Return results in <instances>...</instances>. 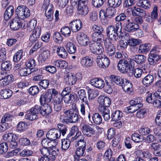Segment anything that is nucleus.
I'll use <instances>...</instances> for the list:
<instances>
[{
	"mask_svg": "<svg viewBox=\"0 0 161 161\" xmlns=\"http://www.w3.org/2000/svg\"><path fill=\"white\" fill-rule=\"evenodd\" d=\"M64 114L63 120L65 123H75L77 122L79 119L78 114L75 112L73 109L63 110Z\"/></svg>",
	"mask_w": 161,
	"mask_h": 161,
	"instance_id": "obj_1",
	"label": "nucleus"
},
{
	"mask_svg": "<svg viewBox=\"0 0 161 161\" xmlns=\"http://www.w3.org/2000/svg\"><path fill=\"white\" fill-rule=\"evenodd\" d=\"M15 13L17 18L21 19L28 18L31 14L30 10L23 5L19 6L15 10Z\"/></svg>",
	"mask_w": 161,
	"mask_h": 161,
	"instance_id": "obj_2",
	"label": "nucleus"
},
{
	"mask_svg": "<svg viewBox=\"0 0 161 161\" xmlns=\"http://www.w3.org/2000/svg\"><path fill=\"white\" fill-rule=\"evenodd\" d=\"M81 78V75L80 74L74 75L71 73H67L64 76V80L66 85L72 86L75 84L77 79H80Z\"/></svg>",
	"mask_w": 161,
	"mask_h": 161,
	"instance_id": "obj_3",
	"label": "nucleus"
},
{
	"mask_svg": "<svg viewBox=\"0 0 161 161\" xmlns=\"http://www.w3.org/2000/svg\"><path fill=\"white\" fill-rule=\"evenodd\" d=\"M89 47L91 52L94 54H100L103 51V48L102 45L96 41L90 42Z\"/></svg>",
	"mask_w": 161,
	"mask_h": 161,
	"instance_id": "obj_4",
	"label": "nucleus"
},
{
	"mask_svg": "<svg viewBox=\"0 0 161 161\" xmlns=\"http://www.w3.org/2000/svg\"><path fill=\"white\" fill-rule=\"evenodd\" d=\"M118 70L122 73L128 72L133 69V67L129 62L125 60H120L118 64Z\"/></svg>",
	"mask_w": 161,
	"mask_h": 161,
	"instance_id": "obj_5",
	"label": "nucleus"
},
{
	"mask_svg": "<svg viewBox=\"0 0 161 161\" xmlns=\"http://www.w3.org/2000/svg\"><path fill=\"white\" fill-rule=\"evenodd\" d=\"M55 91V89H48L45 94H42L40 98V102L41 104L45 103H50L53 97V92Z\"/></svg>",
	"mask_w": 161,
	"mask_h": 161,
	"instance_id": "obj_6",
	"label": "nucleus"
},
{
	"mask_svg": "<svg viewBox=\"0 0 161 161\" xmlns=\"http://www.w3.org/2000/svg\"><path fill=\"white\" fill-rule=\"evenodd\" d=\"M96 62L100 68L104 69L108 66L110 60L105 55L100 54L97 56Z\"/></svg>",
	"mask_w": 161,
	"mask_h": 161,
	"instance_id": "obj_7",
	"label": "nucleus"
},
{
	"mask_svg": "<svg viewBox=\"0 0 161 161\" xmlns=\"http://www.w3.org/2000/svg\"><path fill=\"white\" fill-rule=\"evenodd\" d=\"M81 130L84 135L88 137H91L96 133V131L92 125L86 124L82 125Z\"/></svg>",
	"mask_w": 161,
	"mask_h": 161,
	"instance_id": "obj_8",
	"label": "nucleus"
},
{
	"mask_svg": "<svg viewBox=\"0 0 161 161\" xmlns=\"http://www.w3.org/2000/svg\"><path fill=\"white\" fill-rule=\"evenodd\" d=\"M76 38L78 43L81 46L85 47L89 43L88 37L83 32H79L77 34Z\"/></svg>",
	"mask_w": 161,
	"mask_h": 161,
	"instance_id": "obj_9",
	"label": "nucleus"
},
{
	"mask_svg": "<svg viewBox=\"0 0 161 161\" xmlns=\"http://www.w3.org/2000/svg\"><path fill=\"white\" fill-rule=\"evenodd\" d=\"M87 91L89 95L88 98H87L86 95L85 97H83L80 100H82V102L85 103L86 105H87L88 108V110L90 111V101L92 100V98H90V96L91 95H92V94H93L92 95V97H95L97 96L98 92L97 91H96L92 89L89 87H88Z\"/></svg>",
	"mask_w": 161,
	"mask_h": 161,
	"instance_id": "obj_10",
	"label": "nucleus"
},
{
	"mask_svg": "<svg viewBox=\"0 0 161 161\" xmlns=\"http://www.w3.org/2000/svg\"><path fill=\"white\" fill-rule=\"evenodd\" d=\"M97 101L99 104L98 108H108L111 104V101L108 97L105 96H100L97 99Z\"/></svg>",
	"mask_w": 161,
	"mask_h": 161,
	"instance_id": "obj_11",
	"label": "nucleus"
},
{
	"mask_svg": "<svg viewBox=\"0 0 161 161\" xmlns=\"http://www.w3.org/2000/svg\"><path fill=\"white\" fill-rule=\"evenodd\" d=\"M30 33L29 40L31 42L34 43L37 41L40 37L41 33V28L40 26H38Z\"/></svg>",
	"mask_w": 161,
	"mask_h": 161,
	"instance_id": "obj_12",
	"label": "nucleus"
},
{
	"mask_svg": "<svg viewBox=\"0 0 161 161\" xmlns=\"http://www.w3.org/2000/svg\"><path fill=\"white\" fill-rule=\"evenodd\" d=\"M107 36L112 40L116 41L118 38V34L115 30V27L113 25L108 26L106 30Z\"/></svg>",
	"mask_w": 161,
	"mask_h": 161,
	"instance_id": "obj_13",
	"label": "nucleus"
},
{
	"mask_svg": "<svg viewBox=\"0 0 161 161\" xmlns=\"http://www.w3.org/2000/svg\"><path fill=\"white\" fill-rule=\"evenodd\" d=\"M41 10L45 11V13H53V5L50 3V0H43L41 6Z\"/></svg>",
	"mask_w": 161,
	"mask_h": 161,
	"instance_id": "obj_14",
	"label": "nucleus"
},
{
	"mask_svg": "<svg viewBox=\"0 0 161 161\" xmlns=\"http://www.w3.org/2000/svg\"><path fill=\"white\" fill-rule=\"evenodd\" d=\"M60 131L57 129H53L49 130L46 135L47 137L50 140H56L60 136Z\"/></svg>",
	"mask_w": 161,
	"mask_h": 161,
	"instance_id": "obj_15",
	"label": "nucleus"
},
{
	"mask_svg": "<svg viewBox=\"0 0 161 161\" xmlns=\"http://www.w3.org/2000/svg\"><path fill=\"white\" fill-rule=\"evenodd\" d=\"M69 26L71 28L72 32H77L81 28V21L80 19L73 20L70 23Z\"/></svg>",
	"mask_w": 161,
	"mask_h": 161,
	"instance_id": "obj_16",
	"label": "nucleus"
},
{
	"mask_svg": "<svg viewBox=\"0 0 161 161\" xmlns=\"http://www.w3.org/2000/svg\"><path fill=\"white\" fill-rule=\"evenodd\" d=\"M54 50H56V52L58 56L62 58H67L68 53L63 47L55 46L53 47Z\"/></svg>",
	"mask_w": 161,
	"mask_h": 161,
	"instance_id": "obj_17",
	"label": "nucleus"
},
{
	"mask_svg": "<svg viewBox=\"0 0 161 161\" xmlns=\"http://www.w3.org/2000/svg\"><path fill=\"white\" fill-rule=\"evenodd\" d=\"M22 23L20 19L16 16L10 23V27L12 30L16 31L21 26Z\"/></svg>",
	"mask_w": 161,
	"mask_h": 161,
	"instance_id": "obj_18",
	"label": "nucleus"
},
{
	"mask_svg": "<svg viewBox=\"0 0 161 161\" xmlns=\"http://www.w3.org/2000/svg\"><path fill=\"white\" fill-rule=\"evenodd\" d=\"M92 58L88 56H86L81 58L80 63L82 66L88 68L92 66L93 64Z\"/></svg>",
	"mask_w": 161,
	"mask_h": 161,
	"instance_id": "obj_19",
	"label": "nucleus"
},
{
	"mask_svg": "<svg viewBox=\"0 0 161 161\" xmlns=\"http://www.w3.org/2000/svg\"><path fill=\"white\" fill-rule=\"evenodd\" d=\"M104 81L101 79L95 78L92 79L90 82L91 85L96 88L101 89L104 86Z\"/></svg>",
	"mask_w": 161,
	"mask_h": 161,
	"instance_id": "obj_20",
	"label": "nucleus"
},
{
	"mask_svg": "<svg viewBox=\"0 0 161 161\" xmlns=\"http://www.w3.org/2000/svg\"><path fill=\"white\" fill-rule=\"evenodd\" d=\"M41 107L40 114L43 116H46L52 111V108L50 105L47 103H44Z\"/></svg>",
	"mask_w": 161,
	"mask_h": 161,
	"instance_id": "obj_21",
	"label": "nucleus"
},
{
	"mask_svg": "<svg viewBox=\"0 0 161 161\" xmlns=\"http://www.w3.org/2000/svg\"><path fill=\"white\" fill-rule=\"evenodd\" d=\"M14 12V7L12 6H8L6 9L4 14V18L6 20L9 19L13 15Z\"/></svg>",
	"mask_w": 161,
	"mask_h": 161,
	"instance_id": "obj_22",
	"label": "nucleus"
},
{
	"mask_svg": "<svg viewBox=\"0 0 161 161\" xmlns=\"http://www.w3.org/2000/svg\"><path fill=\"white\" fill-rule=\"evenodd\" d=\"M151 147L156 156H161V145L157 143H153L151 144Z\"/></svg>",
	"mask_w": 161,
	"mask_h": 161,
	"instance_id": "obj_23",
	"label": "nucleus"
},
{
	"mask_svg": "<svg viewBox=\"0 0 161 161\" xmlns=\"http://www.w3.org/2000/svg\"><path fill=\"white\" fill-rule=\"evenodd\" d=\"M134 8L132 11V14L133 16L143 17L144 16H146L147 12L145 10L139 8H136L134 7Z\"/></svg>",
	"mask_w": 161,
	"mask_h": 161,
	"instance_id": "obj_24",
	"label": "nucleus"
},
{
	"mask_svg": "<svg viewBox=\"0 0 161 161\" xmlns=\"http://www.w3.org/2000/svg\"><path fill=\"white\" fill-rule=\"evenodd\" d=\"M50 55V52L48 50L43 51L38 58L39 62L41 63L44 62L49 58Z\"/></svg>",
	"mask_w": 161,
	"mask_h": 161,
	"instance_id": "obj_25",
	"label": "nucleus"
},
{
	"mask_svg": "<svg viewBox=\"0 0 161 161\" xmlns=\"http://www.w3.org/2000/svg\"><path fill=\"white\" fill-rule=\"evenodd\" d=\"M4 77L0 82V84L3 86L8 85L14 79L13 75H5Z\"/></svg>",
	"mask_w": 161,
	"mask_h": 161,
	"instance_id": "obj_26",
	"label": "nucleus"
},
{
	"mask_svg": "<svg viewBox=\"0 0 161 161\" xmlns=\"http://www.w3.org/2000/svg\"><path fill=\"white\" fill-rule=\"evenodd\" d=\"M154 77L153 75H148L143 79L142 82L146 87L149 86L153 82Z\"/></svg>",
	"mask_w": 161,
	"mask_h": 161,
	"instance_id": "obj_27",
	"label": "nucleus"
},
{
	"mask_svg": "<svg viewBox=\"0 0 161 161\" xmlns=\"http://www.w3.org/2000/svg\"><path fill=\"white\" fill-rule=\"evenodd\" d=\"M77 9L80 14L86 15L89 11L87 4L77 5Z\"/></svg>",
	"mask_w": 161,
	"mask_h": 161,
	"instance_id": "obj_28",
	"label": "nucleus"
},
{
	"mask_svg": "<svg viewBox=\"0 0 161 161\" xmlns=\"http://www.w3.org/2000/svg\"><path fill=\"white\" fill-rule=\"evenodd\" d=\"M139 25L136 24L135 23L132 24H126L125 29L126 31L130 32H133L136 31L139 28Z\"/></svg>",
	"mask_w": 161,
	"mask_h": 161,
	"instance_id": "obj_29",
	"label": "nucleus"
},
{
	"mask_svg": "<svg viewBox=\"0 0 161 161\" xmlns=\"http://www.w3.org/2000/svg\"><path fill=\"white\" fill-rule=\"evenodd\" d=\"M99 112L102 114L104 119L108 120L109 119V110L108 108H103L102 107L98 108Z\"/></svg>",
	"mask_w": 161,
	"mask_h": 161,
	"instance_id": "obj_30",
	"label": "nucleus"
},
{
	"mask_svg": "<svg viewBox=\"0 0 161 161\" xmlns=\"http://www.w3.org/2000/svg\"><path fill=\"white\" fill-rule=\"evenodd\" d=\"M62 94L59 93L56 90L53 92V103H63Z\"/></svg>",
	"mask_w": 161,
	"mask_h": 161,
	"instance_id": "obj_31",
	"label": "nucleus"
},
{
	"mask_svg": "<svg viewBox=\"0 0 161 161\" xmlns=\"http://www.w3.org/2000/svg\"><path fill=\"white\" fill-rule=\"evenodd\" d=\"M133 59L136 63L140 64L145 62L146 57L142 55H136L134 56Z\"/></svg>",
	"mask_w": 161,
	"mask_h": 161,
	"instance_id": "obj_32",
	"label": "nucleus"
},
{
	"mask_svg": "<svg viewBox=\"0 0 161 161\" xmlns=\"http://www.w3.org/2000/svg\"><path fill=\"white\" fill-rule=\"evenodd\" d=\"M66 47L67 51L70 54H73L76 51V47L74 44L71 42H67Z\"/></svg>",
	"mask_w": 161,
	"mask_h": 161,
	"instance_id": "obj_33",
	"label": "nucleus"
},
{
	"mask_svg": "<svg viewBox=\"0 0 161 161\" xmlns=\"http://www.w3.org/2000/svg\"><path fill=\"white\" fill-rule=\"evenodd\" d=\"M105 84L104 83L103 90L107 93H111L113 92V89L112 88V83L110 81H108L107 80H105Z\"/></svg>",
	"mask_w": 161,
	"mask_h": 161,
	"instance_id": "obj_34",
	"label": "nucleus"
},
{
	"mask_svg": "<svg viewBox=\"0 0 161 161\" xmlns=\"http://www.w3.org/2000/svg\"><path fill=\"white\" fill-rule=\"evenodd\" d=\"M110 78L113 81L115 84L119 86H121L122 83H123L124 78H122L119 76H116L114 75H111Z\"/></svg>",
	"mask_w": 161,
	"mask_h": 161,
	"instance_id": "obj_35",
	"label": "nucleus"
},
{
	"mask_svg": "<svg viewBox=\"0 0 161 161\" xmlns=\"http://www.w3.org/2000/svg\"><path fill=\"white\" fill-rule=\"evenodd\" d=\"M137 4L138 6L142 7L145 9H148L150 7L149 0H139Z\"/></svg>",
	"mask_w": 161,
	"mask_h": 161,
	"instance_id": "obj_36",
	"label": "nucleus"
},
{
	"mask_svg": "<svg viewBox=\"0 0 161 161\" xmlns=\"http://www.w3.org/2000/svg\"><path fill=\"white\" fill-rule=\"evenodd\" d=\"M92 29L94 31L92 36L96 37L97 35L102 34L103 31L102 27L101 26H97L96 25H93L92 26Z\"/></svg>",
	"mask_w": 161,
	"mask_h": 161,
	"instance_id": "obj_37",
	"label": "nucleus"
},
{
	"mask_svg": "<svg viewBox=\"0 0 161 161\" xmlns=\"http://www.w3.org/2000/svg\"><path fill=\"white\" fill-rule=\"evenodd\" d=\"M3 138L5 141L8 142L14 140V139H17V136L16 135L12 133H8L5 134L3 136Z\"/></svg>",
	"mask_w": 161,
	"mask_h": 161,
	"instance_id": "obj_38",
	"label": "nucleus"
},
{
	"mask_svg": "<svg viewBox=\"0 0 161 161\" xmlns=\"http://www.w3.org/2000/svg\"><path fill=\"white\" fill-rule=\"evenodd\" d=\"M84 137L81 136V138L78 140V141L75 142V146L76 147H79L86 148V142L84 141Z\"/></svg>",
	"mask_w": 161,
	"mask_h": 161,
	"instance_id": "obj_39",
	"label": "nucleus"
},
{
	"mask_svg": "<svg viewBox=\"0 0 161 161\" xmlns=\"http://www.w3.org/2000/svg\"><path fill=\"white\" fill-rule=\"evenodd\" d=\"M94 123L97 125L101 124L102 122V118L101 116L98 113L94 114L92 117Z\"/></svg>",
	"mask_w": 161,
	"mask_h": 161,
	"instance_id": "obj_40",
	"label": "nucleus"
},
{
	"mask_svg": "<svg viewBox=\"0 0 161 161\" xmlns=\"http://www.w3.org/2000/svg\"><path fill=\"white\" fill-rule=\"evenodd\" d=\"M1 93L2 97L4 99L8 98L11 96L12 95V91L8 89H3Z\"/></svg>",
	"mask_w": 161,
	"mask_h": 161,
	"instance_id": "obj_41",
	"label": "nucleus"
},
{
	"mask_svg": "<svg viewBox=\"0 0 161 161\" xmlns=\"http://www.w3.org/2000/svg\"><path fill=\"white\" fill-rule=\"evenodd\" d=\"M122 116V113L119 110H116L113 112L111 115L112 120L113 121L118 120Z\"/></svg>",
	"mask_w": 161,
	"mask_h": 161,
	"instance_id": "obj_42",
	"label": "nucleus"
},
{
	"mask_svg": "<svg viewBox=\"0 0 161 161\" xmlns=\"http://www.w3.org/2000/svg\"><path fill=\"white\" fill-rule=\"evenodd\" d=\"M142 98L140 97H138L130 101V105H134L136 106V105L137 107L140 108L143 106L142 103Z\"/></svg>",
	"mask_w": 161,
	"mask_h": 161,
	"instance_id": "obj_43",
	"label": "nucleus"
},
{
	"mask_svg": "<svg viewBox=\"0 0 161 161\" xmlns=\"http://www.w3.org/2000/svg\"><path fill=\"white\" fill-rule=\"evenodd\" d=\"M12 67V64L9 61H6L1 64V69L6 71H8Z\"/></svg>",
	"mask_w": 161,
	"mask_h": 161,
	"instance_id": "obj_44",
	"label": "nucleus"
},
{
	"mask_svg": "<svg viewBox=\"0 0 161 161\" xmlns=\"http://www.w3.org/2000/svg\"><path fill=\"white\" fill-rule=\"evenodd\" d=\"M63 95H64L63 98L65 103H71L72 102V99L74 98V96L71 94H64L63 93Z\"/></svg>",
	"mask_w": 161,
	"mask_h": 161,
	"instance_id": "obj_45",
	"label": "nucleus"
},
{
	"mask_svg": "<svg viewBox=\"0 0 161 161\" xmlns=\"http://www.w3.org/2000/svg\"><path fill=\"white\" fill-rule=\"evenodd\" d=\"M23 53V50H20L16 52L14 55L13 59L14 62H18L22 58Z\"/></svg>",
	"mask_w": 161,
	"mask_h": 161,
	"instance_id": "obj_46",
	"label": "nucleus"
},
{
	"mask_svg": "<svg viewBox=\"0 0 161 161\" xmlns=\"http://www.w3.org/2000/svg\"><path fill=\"white\" fill-rule=\"evenodd\" d=\"M121 3V0H108V4L111 7L119 6Z\"/></svg>",
	"mask_w": 161,
	"mask_h": 161,
	"instance_id": "obj_47",
	"label": "nucleus"
},
{
	"mask_svg": "<svg viewBox=\"0 0 161 161\" xmlns=\"http://www.w3.org/2000/svg\"><path fill=\"white\" fill-rule=\"evenodd\" d=\"M130 71L132 74H134L136 78L140 77L143 72L142 69L139 68L135 69L133 67V69H131Z\"/></svg>",
	"mask_w": 161,
	"mask_h": 161,
	"instance_id": "obj_48",
	"label": "nucleus"
},
{
	"mask_svg": "<svg viewBox=\"0 0 161 161\" xmlns=\"http://www.w3.org/2000/svg\"><path fill=\"white\" fill-rule=\"evenodd\" d=\"M149 50L147 44H142L139 46L138 52L140 53H144L147 52Z\"/></svg>",
	"mask_w": 161,
	"mask_h": 161,
	"instance_id": "obj_49",
	"label": "nucleus"
},
{
	"mask_svg": "<svg viewBox=\"0 0 161 161\" xmlns=\"http://www.w3.org/2000/svg\"><path fill=\"white\" fill-rule=\"evenodd\" d=\"M115 11L114 8H108L105 13V17L110 18L114 17Z\"/></svg>",
	"mask_w": 161,
	"mask_h": 161,
	"instance_id": "obj_50",
	"label": "nucleus"
},
{
	"mask_svg": "<svg viewBox=\"0 0 161 161\" xmlns=\"http://www.w3.org/2000/svg\"><path fill=\"white\" fill-rule=\"evenodd\" d=\"M70 144V142L68 139H64L62 140V149L65 150H67L69 147Z\"/></svg>",
	"mask_w": 161,
	"mask_h": 161,
	"instance_id": "obj_51",
	"label": "nucleus"
},
{
	"mask_svg": "<svg viewBox=\"0 0 161 161\" xmlns=\"http://www.w3.org/2000/svg\"><path fill=\"white\" fill-rule=\"evenodd\" d=\"M96 37L92 36V39L94 40V41H96V42H97L98 43L101 44L103 42V41H104V36L103 34H101L97 35Z\"/></svg>",
	"mask_w": 161,
	"mask_h": 161,
	"instance_id": "obj_52",
	"label": "nucleus"
},
{
	"mask_svg": "<svg viewBox=\"0 0 161 161\" xmlns=\"http://www.w3.org/2000/svg\"><path fill=\"white\" fill-rule=\"evenodd\" d=\"M132 140L136 142H139L143 140V137L137 133L133 134L131 136Z\"/></svg>",
	"mask_w": 161,
	"mask_h": 161,
	"instance_id": "obj_53",
	"label": "nucleus"
},
{
	"mask_svg": "<svg viewBox=\"0 0 161 161\" xmlns=\"http://www.w3.org/2000/svg\"><path fill=\"white\" fill-rule=\"evenodd\" d=\"M28 91L31 95H35L39 93V89L37 86H34L30 87Z\"/></svg>",
	"mask_w": 161,
	"mask_h": 161,
	"instance_id": "obj_54",
	"label": "nucleus"
},
{
	"mask_svg": "<svg viewBox=\"0 0 161 161\" xmlns=\"http://www.w3.org/2000/svg\"><path fill=\"white\" fill-rule=\"evenodd\" d=\"M53 38L55 42L59 43L61 42L63 40L62 36L58 32H55L54 33L53 35Z\"/></svg>",
	"mask_w": 161,
	"mask_h": 161,
	"instance_id": "obj_55",
	"label": "nucleus"
},
{
	"mask_svg": "<svg viewBox=\"0 0 161 161\" xmlns=\"http://www.w3.org/2000/svg\"><path fill=\"white\" fill-rule=\"evenodd\" d=\"M96 145L97 149L100 151H103L106 147V145L104 142L101 140L97 142Z\"/></svg>",
	"mask_w": 161,
	"mask_h": 161,
	"instance_id": "obj_56",
	"label": "nucleus"
},
{
	"mask_svg": "<svg viewBox=\"0 0 161 161\" xmlns=\"http://www.w3.org/2000/svg\"><path fill=\"white\" fill-rule=\"evenodd\" d=\"M8 149V146L6 142H2L0 144V153L1 154H3L6 153Z\"/></svg>",
	"mask_w": 161,
	"mask_h": 161,
	"instance_id": "obj_57",
	"label": "nucleus"
},
{
	"mask_svg": "<svg viewBox=\"0 0 161 161\" xmlns=\"http://www.w3.org/2000/svg\"><path fill=\"white\" fill-rule=\"evenodd\" d=\"M142 42L141 40L131 38L130 40L128 43L130 46L133 47L138 45Z\"/></svg>",
	"mask_w": 161,
	"mask_h": 161,
	"instance_id": "obj_58",
	"label": "nucleus"
},
{
	"mask_svg": "<svg viewBox=\"0 0 161 161\" xmlns=\"http://www.w3.org/2000/svg\"><path fill=\"white\" fill-rule=\"evenodd\" d=\"M86 148L78 147L77 148L75 152V154L78 157L84 156L86 154Z\"/></svg>",
	"mask_w": 161,
	"mask_h": 161,
	"instance_id": "obj_59",
	"label": "nucleus"
},
{
	"mask_svg": "<svg viewBox=\"0 0 161 161\" xmlns=\"http://www.w3.org/2000/svg\"><path fill=\"white\" fill-rule=\"evenodd\" d=\"M140 108L137 107L136 105H130V106L126 108V109H125V111L128 113H133L137 110Z\"/></svg>",
	"mask_w": 161,
	"mask_h": 161,
	"instance_id": "obj_60",
	"label": "nucleus"
},
{
	"mask_svg": "<svg viewBox=\"0 0 161 161\" xmlns=\"http://www.w3.org/2000/svg\"><path fill=\"white\" fill-rule=\"evenodd\" d=\"M61 32L63 36H68L70 35L71 30L69 27L64 26L61 29Z\"/></svg>",
	"mask_w": 161,
	"mask_h": 161,
	"instance_id": "obj_61",
	"label": "nucleus"
},
{
	"mask_svg": "<svg viewBox=\"0 0 161 161\" xmlns=\"http://www.w3.org/2000/svg\"><path fill=\"white\" fill-rule=\"evenodd\" d=\"M105 1V0H92V3L94 7L99 8L103 5Z\"/></svg>",
	"mask_w": 161,
	"mask_h": 161,
	"instance_id": "obj_62",
	"label": "nucleus"
},
{
	"mask_svg": "<svg viewBox=\"0 0 161 161\" xmlns=\"http://www.w3.org/2000/svg\"><path fill=\"white\" fill-rule=\"evenodd\" d=\"M115 130L114 128H110L108 130L107 136L108 139H111L115 135Z\"/></svg>",
	"mask_w": 161,
	"mask_h": 161,
	"instance_id": "obj_63",
	"label": "nucleus"
},
{
	"mask_svg": "<svg viewBox=\"0 0 161 161\" xmlns=\"http://www.w3.org/2000/svg\"><path fill=\"white\" fill-rule=\"evenodd\" d=\"M13 118V116L11 114H6L2 118L1 120V122L3 123H6V122L11 121L12 120Z\"/></svg>",
	"mask_w": 161,
	"mask_h": 161,
	"instance_id": "obj_64",
	"label": "nucleus"
}]
</instances>
